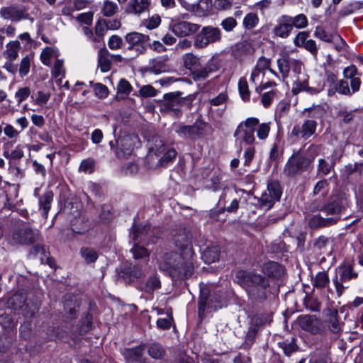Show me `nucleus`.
I'll use <instances>...</instances> for the list:
<instances>
[{
	"instance_id": "nucleus-47",
	"label": "nucleus",
	"mask_w": 363,
	"mask_h": 363,
	"mask_svg": "<svg viewBox=\"0 0 363 363\" xmlns=\"http://www.w3.org/2000/svg\"><path fill=\"white\" fill-rule=\"evenodd\" d=\"M304 112H308V117L320 118L325 114L326 111L323 106L313 105L310 108H305Z\"/></svg>"
},
{
	"instance_id": "nucleus-45",
	"label": "nucleus",
	"mask_w": 363,
	"mask_h": 363,
	"mask_svg": "<svg viewBox=\"0 0 363 363\" xmlns=\"http://www.w3.org/2000/svg\"><path fill=\"white\" fill-rule=\"evenodd\" d=\"M270 123H262L256 127L257 136L259 140H264L267 138L270 130Z\"/></svg>"
},
{
	"instance_id": "nucleus-2",
	"label": "nucleus",
	"mask_w": 363,
	"mask_h": 363,
	"mask_svg": "<svg viewBox=\"0 0 363 363\" xmlns=\"http://www.w3.org/2000/svg\"><path fill=\"white\" fill-rule=\"evenodd\" d=\"M161 271L173 278H188L194 272L193 259L174 252L165 253L159 263Z\"/></svg>"
},
{
	"instance_id": "nucleus-24",
	"label": "nucleus",
	"mask_w": 363,
	"mask_h": 363,
	"mask_svg": "<svg viewBox=\"0 0 363 363\" xmlns=\"http://www.w3.org/2000/svg\"><path fill=\"white\" fill-rule=\"evenodd\" d=\"M30 259H39L41 264H47L52 267L54 261L50 257V253L47 252L43 245H36L31 247L28 255Z\"/></svg>"
},
{
	"instance_id": "nucleus-41",
	"label": "nucleus",
	"mask_w": 363,
	"mask_h": 363,
	"mask_svg": "<svg viewBox=\"0 0 363 363\" xmlns=\"http://www.w3.org/2000/svg\"><path fill=\"white\" fill-rule=\"evenodd\" d=\"M80 254L84 261L88 264L94 262L98 258L96 251L90 247H82L80 250Z\"/></svg>"
},
{
	"instance_id": "nucleus-1",
	"label": "nucleus",
	"mask_w": 363,
	"mask_h": 363,
	"mask_svg": "<svg viewBox=\"0 0 363 363\" xmlns=\"http://www.w3.org/2000/svg\"><path fill=\"white\" fill-rule=\"evenodd\" d=\"M238 283L242 286L249 298L255 303L266 300L269 294L268 280L260 274L239 271L236 274Z\"/></svg>"
},
{
	"instance_id": "nucleus-26",
	"label": "nucleus",
	"mask_w": 363,
	"mask_h": 363,
	"mask_svg": "<svg viewBox=\"0 0 363 363\" xmlns=\"http://www.w3.org/2000/svg\"><path fill=\"white\" fill-rule=\"evenodd\" d=\"M98 67L102 72H106L111 69V54L106 48L100 49L98 52Z\"/></svg>"
},
{
	"instance_id": "nucleus-23",
	"label": "nucleus",
	"mask_w": 363,
	"mask_h": 363,
	"mask_svg": "<svg viewBox=\"0 0 363 363\" xmlns=\"http://www.w3.org/2000/svg\"><path fill=\"white\" fill-rule=\"evenodd\" d=\"M79 304L77 296L70 294L64 296V311L67 315V318L72 320L77 318Z\"/></svg>"
},
{
	"instance_id": "nucleus-18",
	"label": "nucleus",
	"mask_w": 363,
	"mask_h": 363,
	"mask_svg": "<svg viewBox=\"0 0 363 363\" xmlns=\"http://www.w3.org/2000/svg\"><path fill=\"white\" fill-rule=\"evenodd\" d=\"M0 16L1 18L11 20V21H19L21 19L27 18L28 14L23 6L11 5L3 7L0 9Z\"/></svg>"
},
{
	"instance_id": "nucleus-3",
	"label": "nucleus",
	"mask_w": 363,
	"mask_h": 363,
	"mask_svg": "<svg viewBox=\"0 0 363 363\" xmlns=\"http://www.w3.org/2000/svg\"><path fill=\"white\" fill-rule=\"evenodd\" d=\"M348 200L345 194H339L331 198L330 201L324 203L321 199H316L308 205L312 211H320L327 218H334L335 223L340 219L341 212L347 206Z\"/></svg>"
},
{
	"instance_id": "nucleus-50",
	"label": "nucleus",
	"mask_w": 363,
	"mask_h": 363,
	"mask_svg": "<svg viewBox=\"0 0 363 363\" xmlns=\"http://www.w3.org/2000/svg\"><path fill=\"white\" fill-rule=\"evenodd\" d=\"M258 22V16L254 13H250L245 16L243 26L247 29H252L257 25Z\"/></svg>"
},
{
	"instance_id": "nucleus-29",
	"label": "nucleus",
	"mask_w": 363,
	"mask_h": 363,
	"mask_svg": "<svg viewBox=\"0 0 363 363\" xmlns=\"http://www.w3.org/2000/svg\"><path fill=\"white\" fill-rule=\"evenodd\" d=\"M167 69L165 60L162 57L151 60L147 67L148 72L156 74L165 72Z\"/></svg>"
},
{
	"instance_id": "nucleus-43",
	"label": "nucleus",
	"mask_w": 363,
	"mask_h": 363,
	"mask_svg": "<svg viewBox=\"0 0 363 363\" xmlns=\"http://www.w3.org/2000/svg\"><path fill=\"white\" fill-rule=\"evenodd\" d=\"M50 98V94L43 91H38L36 94L31 96L33 101L39 106H44Z\"/></svg>"
},
{
	"instance_id": "nucleus-38",
	"label": "nucleus",
	"mask_w": 363,
	"mask_h": 363,
	"mask_svg": "<svg viewBox=\"0 0 363 363\" xmlns=\"http://www.w3.org/2000/svg\"><path fill=\"white\" fill-rule=\"evenodd\" d=\"M26 297L22 293H16L13 294L8 301V304L10 307L16 310L23 307L26 303Z\"/></svg>"
},
{
	"instance_id": "nucleus-19",
	"label": "nucleus",
	"mask_w": 363,
	"mask_h": 363,
	"mask_svg": "<svg viewBox=\"0 0 363 363\" xmlns=\"http://www.w3.org/2000/svg\"><path fill=\"white\" fill-rule=\"evenodd\" d=\"M200 25L189 21H181L172 26V32L179 37L191 35L199 30Z\"/></svg>"
},
{
	"instance_id": "nucleus-55",
	"label": "nucleus",
	"mask_w": 363,
	"mask_h": 363,
	"mask_svg": "<svg viewBox=\"0 0 363 363\" xmlns=\"http://www.w3.org/2000/svg\"><path fill=\"white\" fill-rule=\"evenodd\" d=\"M123 45V39L117 35H111L108 40V46L111 50L121 49Z\"/></svg>"
},
{
	"instance_id": "nucleus-14",
	"label": "nucleus",
	"mask_w": 363,
	"mask_h": 363,
	"mask_svg": "<svg viewBox=\"0 0 363 363\" xmlns=\"http://www.w3.org/2000/svg\"><path fill=\"white\" fill-rule=\"evenodd\" d=\"M297 323L302 330L313 335L319 334L323 330L322 321L313 315H299Z\"/></svg>"
},
{
	"instance_id": "nucleus-48",
	"label": "nucleus",
	"mask_w": 363,
	"mask_h": 363,
	"mask_svg": "<svg viewBox=\"0 0 363 363\" xmlns=\"http://www.w3.org/2000/svg\"><path fill=\"white\" fill-rule=\"evenodd\" d=\"M257 331L258 329L257 327H251L249 328L242 345L245 349H248L255 342Z\"/></svg>"
},
{
	"instance_id": "nucleus-64",
	"label": "nucleus",
	"mask_w": 363,
	"mask_h": 363,
	"mask_svg": "<svg viewBox=\"0 0 363 363\" xmlns=\"http://www.w3.org/2000/svg\"><path fill=\"white\" fill-rule=\"evenodd\" d=\"M221 26L228 32L232 31L236 26L237 22L233 17H228L221 22Z\"/></svg>"
},
{
	"instance_id": "nucleus-8",
	"label": "nucleus",
	"mask_w": 363,
	"mask_h": 363,
	"mask_svg": "<svg viewBox=\"0 0 363 363\" xmlns=\"http://www.w3.org/2000/svg\"><path fill=\"white\" fill-rule=\"evenodd\" d=\"M281 196L280 184L277 182L268 184L267 189L259 198L255 197L254 204L264 210L270 209L276 201H279Z\"/></svg>"
},
{
	"instance_id": "nucleus-11",
	"label": "nucleus",
	"mask_w": 363,
	"mask_h": 363,
	"mask_svg": "<svg viewBox=\"0 0 363 363\" xmlns=\"http://www.w3.org/2000/svg\"><path fill=\"white\" fill-rule=\"evenodd\" d=\"M41 236L37 229L32 228L30 223H24L13 234L16 243L30 245L40 241Z\"/></svg>"
},
{
	"instance_id": "nucleus-16",
	"label": "nucleus",
	"mask_w": 363,
	"mask_h": 363,
	"mask_svg": "<svg viewBox=\"0 0 363 363\" xmlns=\"http://www.w3.org/2000/svg\"><path fill=\"white\" fill-rule=\"evenodd\" d=\"M138 142L139 139L135 135H126L121 137L117 140V156L120 158H125L130 156Z\"/></svg>"
},
{
	"instance_id": "nucleus-44",
	"label": "nucleus",
	"mask_w": 363,
	"mask_h": 363,
	"mask_svg": "<svg viewBox=\"0 0 363 363\" xmlns=\"http://www.w3.org/2000/svg\"><path fill=\"white\" fill-rule=\"evenodd\" d=\"M238 89L242 100L245 101H249L250 97V92L249 90L247 82L245 78L240 79L238 82Z\"/></svg>"
},
{
	"instance_id": "nucleus-39",
	"label": "nucleus",
	"mask_w": 363,
	"mask_h": 363,
	"mask_svg": "<svg viewBox=\"0 0 363 363\" xmlns=\"http://www.w3.org/2000/svg\"><path fill=\"white\" fill-rule=\"evenodd\" d=\"M33 59V55H27L22 58L19 66V74L21 77L26 76L30 71V63Z\"/></svg>"
},
{
	"instance_id": "nucleus-60",
	"label": "nucleus",
	"mask_w": 363,
	"mask_h": 363,
	"mask_svg": "<svg viewBox=\"0 0 363 363\" xmlns=\"http://www.w3.org/2000/svg\"><path fill=\"white\" fill-rule=\"evenodd\" d=\"M94 167V162L91 159H86L82 161L79 166V171L84 173L92 172Z\"/></svg>"
},
{
	"instance_id": "nucleus-49",
	"label": "nucleus",
	"mask_w": 363,
	"mask_h": 363,
	"mask_svg": "<svg viewBox=\"0 0 363 363\" xmlns=\"http://www.w3.org/2000/svg\"><path fill=\"white\" fill-rule=\"evenodd\" d=\"M320 148L318 145H311L306 150V153L303 154L306 160L309 161L311 166L314 159L319 155Z\"/></svg>"
},
{
	"instance_id": "nucleus-51",
	"label": "nucleus",
	"mask_w": 363,
	"mask_h": 363,
	"mask_svg": "<svg viewBox=\"0 0 363 363\" xmlns=\"http://www.w3.org/2000/svg\"><path fill=\"white\" fill-rule=\"evenodd\" d=\"M52 74L54 77H63L65 76V69L62 60L57 59L55 60L52 69Z\"/></svg>"
},
{
	"instance_id": "nucleus-33",
	"label": "nucleus",
	"mask_w": 363,
	"mask_h": 363,
	"mask_svg": "<svg viewBox=\"0 0 363 363\" xmlns=\"http://www.w3.org/2000/svg\"><path fill=\"white\" fill-rule=\"evenodd\" d=\"M119 8L116 3L105 0L101 9V13L105 17H111L118 12Z\"/></svg>"
},
{
	"instance_id": "nucleus-17",
	"label": "nucleus",
	"mask_w": 363,
	"mask_h": 363,
	"mask_svg": "<svg viewBox=\"0 0 363 363\" xmlns=\"http://www.w3.org/2000/svg\"><path fill=\"white\" fill-rule=\"evenodd\" d=\"M314 36L323 41L332 43L335 49L337 51H342L346 45L345 40L340 35L328 33L321 26H317L315 28Z\"/></svg>"
},
{
	"instance_id": "nucleus-35",
	"label": "nucleus",
	"mask_w": 363,
	"mask_h": 363,
	"mask_svg": "<svg viewBox=\"0 0 363 363\" xmlns=\"http://www.w3.org/2000/svg\"><path fill=\"white\" fill-rule=\"evenodd\" d=\"M220 250L217 246L207 247L203 252V259L206 263H212L218 260Z\"/></svg>"
},
{
	"instance_id": "nucleus-36",
	"label": "nucleus",
	"mask_w": 363,
	"mask_h": 363,
	"mask_svg": "<svg viewBox=\"0 0 363 363\" xmlns=\"http://www.w3.org/2000/svg\"><path fill=\"white\" fill-rule=\"evenodd\" d=\"M329 192V182L327 179H322L318 181L313 191L314 196L320 195L322 199L325 198Z\"/></svg>"
},
{
	"instance_id": "nucleus-32",
	"label": "nucleus",
	"mask_w": 363,
	"mask_h": 363,
	"mask_svg": "<svg viewBox=\"0 0 363 363\" xmlns=\"http://www.w3.org/2000/svg\"><path fill=\"white\" fill-rule=\"evenodd\" d=\"M20 48L21 44L18 40L10 41L6 45L4 55L9 61H13L18 57Z\"/></svg>"
},
{
	"instance_id": "nucleus-62",
	"label": "nucleus",
	"mask_w": 363,
	"mask_h": 363,
	"mask_svg": "<svg viewBox=\"0 0 363 363\" xmlns=\"http://www.w3.org/2000/svg\"><path fill=\"white\" fill-rule=\"evenodd\" d=\"M30 94V90L28 87L21 88L15 94V97L17 99L18 104H21Z\"/></svg>"
},
{
	"instance_id": "nucleus-20",
	"label": "nucleus",
	"mask_w": 363,
	"mask_h": 363,
	"mask_svg": "<svg viewBox=\"0 0 363 363\" xmlns=\"http://www.w3.org/2000/svg\"><path fill=\"white\" fill-rule=\"evenodd\" d=\"M174 240L175 245L182 251V255L193 259L194 253L191 246L190 238L185 230H182L176 235Z\"/></svg>"
},
{
	"instance_id": "nucleus-31",
	"label": "nucleus",
	"mask_w": 363,
	"mask_h": 363,
	"mask_svg": "<svg viewBox=\"0 0 363 363\" xmlns=\"http://www.w3.org/2000/svg\"><path fill=\"white\" fill-rule=\"evenodd\" d=\"M160 287L161 282L160 278L156 274H154L148 277L144 286L141 288V290L148 294H152L154 291Z\"/></svg>"
},
{
	"instance_id": "nucleus-46",
	"label": "nucleus",
	"mask_w": 363,
	"mask_h": 363,
	"mask_svg": "<svg viewBox=\"0 0 363 363\" xmlns=\"http://www.w3.org/2000/svg\"><path fill=\"white\" fill-rule=\"evenodd\" d=\"M333 163H329L325 159L320 158L318 160L317 174L325 176L328 175L333 168Z\"/></svg>"
},
{
	"instance_id": "nucleus-27",
	"label": "nucleus",
	"mask_w": 363,
	"mask_h": 363,
	"mask_svg": "<svg viewBox=\"0 0 363 363\" xmlns=\"http://www.w3.org/2000/svg\"><path fill=\"white\" fill-rule=\"evenodd\" d=\"M145 345L144 344L140 345L138 347L134 348L125 349L123 352V355L128 362L139 361L145 350Z\"/></svg>"
},
{
	"instance_id": "nucleus-9",
	"label": "nucleus",
	"mask_w": 363,
	"mask_h": 363,
	"mask_svg": "<svg viewBox=\"0 0 363 363\" xmlns=\"http://www.w3.org/2000/svg\"><path fill=\"white\" fill-rule=\"evenodd\" d=\"M221 30L211 26H204L194 38V45L197 49H203L210 44L220 41Z\"/></svg>"
},
{
	"instance_id": "nucleus-54",
	"label": "nucleus",
	"mask_w": 363,
	"mask_h": 363,
	"mask_svg": "<svg viewBox=\"0 0 363 363\" xmlns=\"http://www.w3.org/2000/svg\"><path fill=\"white\" fill-rule=\"evenodd\" d=\"M130 252L135 259L143 258L149 256L147 250L143 246L135 244Z\"/></svg>"
},
{
	"instance_id": "nucleus-61",
	"label": "nucleus",
	"mask_w": 363,
	"mask_h": 363,
	"mask_svg": "<svg viewBox=\"0 0 363 363\" xmlns=\"http://www.w3.org/2000/svg\"><path fill=\"white\" fill-rule=\"evenodd\" d=\"M308 36L309 34L308 32H299L294 39V45L297 47H303L306 42L307 41V38H308Z\"/></svg>"
},
{
	"instance_id": "nucleus-34",
	"label": "nucleus",
	"mask_w": 363,
	"mask_h": 363,
	"mask_svg": "<svg viewBox=\"0 0 363 363\" xmlns=\"http://www.w3.org/2000/svg\"><path fill=\"white\" fill-rule=\"evenodd\" d=\"M291 57L288 55H284L282 57L277 60V66L283 79L289 76L290 71Z\"/></svg>"
},
{
	"instance_id": "nucleus-4",
	"label": "nucleus",
	"mask_w": 363,
	"mask_h": 363,
	"mask_svg": "<svg viewBox=\"0 0 363 363\" xmlns=\"http://www.w3.org/2000/svg\"><path fill=\"white\" fill-rule=\"evenodd\" d=\"M182 60L184 67L191 72L192 78L196 81L206 79L211 73L217 71L220 67L219 60L215 56L211 57L203 67H200L199 57L191 52L184 54Z\"/></svg>"
},
{
	"instance_id": "nucleus-37",
	"label": "nucleus",
	"mask_w": 363,
	"mask_h": 363,
	"mask_svg": "<svg viewBox=\"0 0 363 363\" xmlns=\"http://www.w3.org/2000/svg\"><path fill=\"white\" fill-rule=\"evenodd\" d=\"M330 282V279L325 272H318L314 277L313 285L314 287L322 289H324Z\"/></svg>"
},
{
	"instance_id": "nucleus-57",
	"label": "nucleus",
	"mask_w": 363,
	"mask_h": 363,
	"mask_svg": "<svg viewBox=\"0 0 363 363\" xmlns=\"http://www.w3.org/2000/svg\"><path fill=\"white\" fill-rule=\"evenodd\" d=\"M54 54V50L52 48H45L40 54V60L45 65L49 66L50 65V59Z\"/></svg>"
},
{
	"instance_id": "nucleus-59",
	"label": "nucleus",
	"mask_w": 363,
	"mask_h": 363,
	"mask_svg": "<svg viewBox=\"0 0 363 363\" xmlns=\"http://www.w3.org/2000/svg\"><path fill=\"white\" fill-rule=\"evenodd\" d=\"M271 65V60L264 57L258 59L255 68L263 73L266 69H269Z\"/></svg>"
},
{
	"instance_id": "nucleus-58",
	"label": "nucleus",
	"mask_w": 363,
	"mask_h": 363,
	"mask_svg": "<svg viewBox=\"0 0 363 363\" xmlns=\"http://www.w3.org/2000/svg\"><path fill=\"white\" fill-rule=\"evenodd\" d=\"M335 90L343 95H351L352 93L349 88L348 82L345 80H340L335 84Z\"/></svg>"
},
{
	"instance_id": "nucleus-7",
	"label": "nucleus",
	"mask_w": 363,
	"mask_h": 363,
	"mask_svg": "<svg viewBox=\"0 0 363 363\" xmlns=\"http://www.w3.org/2000/svg\"><path fill=\"white\" fill-rule=\"evenodd\" d=\"M310 167L309 161L305 159L302 150H298L288 159L283 172L286 176L293 177L307 171Z\"/></svg>"
},
{
	"instance_id": "nucleus-40",
	"label": "nucleus",
	"mask_w": 363,
	"mask_h": 363,
	"mask_svg": "<svg viewBox=\"0 0 363 363\" xmlns=\"http://www.w3.org/2000/svg\"><path fill=\"white\" fill-rule=\"evenodd\" d=\"M148 354L154 359H161L164 354V349L157 342H152L147 350Z\"/></svg>"
},
{
	"instance_id": "nucleus-21",
	"label": "nucleus",
	"mask_w": 363,
	"mask_h": 363,
	"mask_svg": "<svg viewBox=\"0 0 363 363\" xmlns=\"http://www.w3.org/2000/svg\"><path fill=\"white\" fill-rule=\"evenodd\" d=\"M292 29L291 16L288 15H282L278 19L277 24L274 28L273 32L277 37L286 38L290 35Z\"/></svg>"
},
{
	"instance_id": "nucleus-52",
	"label": "nucleus",
	"mask_w": 363,
	"mask_h": 363,
	"mask_svg": "<svg viewBox=\"0 0 363 363\" xmlns=\"http://www.w3.org/2000/svg\"><path fill=\"white\" fill-rule=\"evenodd\" d=\"M160 23L161 18L157 14H155L143 21V25L149 30L157 28Z\"/></svg>"
},
{
	"instance_id": "nucleus-6",
	"label": "nucleus",
	"mask_w": 363,
	"mask_h": 363,
	"mask_svg": "<svg viewBox=\"0 0 363 363\" xmlns=\"http://www.w3.org/2000/svg\"><path fill=\"white\" fill-rule=\"evenodd\" d=\"M180 91L170 92L164 95V101L162 103L161 108L163 111L171 112L174 116L179 117L182 115L181 107L186 106L190 107L194 98L189 95L181 97Z\"/></svg>"
},
{
	"instance_id": "nucleus-13",
	"label": "nucleus",
	"mask_w": 363,
	"mask_h": 363,
	"mask_svg": "<svg viewBox=\"0 0 363 363\" xmlns=\"http://www.w3.org/2000/svg\"><path fill=\"white\" fill-rule=\"evenodd\" d=\"M206 124L201 122H196L193 125L179 124L175 132L184 139L197 140L203 136Z\"/></svg>"
},
{
	"instance_id": "nucleus-12",
	"label": "nucleus",
	"mask_w": 363,
	"mask_h": 363,
	"mask_svg": "<svg viewBox=\"0 0 363 363\" xmlns=\"http://www.w3.org/2000/svg\"><path fill=\"white\" fill-rule=\"evenodd\" d=\"M149 151L157 156H161L159 160L160 165L164 166L175 158L177 152L174 149H169L166 151L164 142L159 136H155L152 141H149Z\"/></svg>"
},
{
	"instance_id": "nucleus-28",
	"label": "nucleus",
	"mask_w": 363,
	"mask_h": 363,
	"mask_svg": "<svg viewBox=\"0 0 363 363\" xmlns=\"http://www.w3.org/2000/svg\"><path fill=\"white\" fill-rule=\"evenodd\" d=\"M262 272L268 277H279L283 274V269L277 262L271 261L264 264Z\"/></svg>"
},
{
	"instance_id": "nucleus-30",
	"label": "nucleus",
	"mask_w": 363,
	"mask_h": 363,
	"mask_svg": "<svg viewBox=\"0 0 363 363\" xmlns=\"http://www.w3.org/2000/svg\"><path fill=\"white\" fill-rule=\"evenodd\" d=\"M308 224L313 228L326 227L334 225L335 219L323 218L320 215H315L309 219Z\"/></svg>"
},
{
	"instance_id": "nucleus-5",
	"label": "nucleus",
	"mask_w": 363,
	"mask_h": 363,
	"mask_svg": "<svg viewBox=\"0 0 363 363\" xmlns=\"http://www.w3.org/2000/svg\"><path fill=\"white\" fill-rule=\"evenodd\" d=\"M259 125V119L255 117L247 118L239 123L234 132L236 142L240 143V151L243 144L251 145L255 142V131Z\"/></svg>"
},
{
	"instance_id": "nucleus-10",
	"label": "nucleus",
	"mask_w": 363,
	"mask_h": 363,
	"mask_svg": "<svg viewBox=\"0 0 363 363\" xmlns=\"http://www.w3.org/2000/svg\"><path fill=\"white\" fill-rule=\"evenodd\" d=\"M337 273L339 274L340 278L336 277L333 279V283L335 287L336 293L340 297L342 296L344 290L348 288L347 285H345L348 281L355 279L358 277V273L354 272L353 267L350 263H345L338 267Z\"/></svg>"
},
{
	"instance_id": "nucleus-53",
	"label": "nucleus",
	"mask_w": 363,
	"mask_h": 363,
	"mask_svg": "<svg viewBox=\"0 0 363 363\" xmlns=\"http://www.w3.org/2000/svg\"><path fill=\"white\" fill-rule=\"evenodd\" d=\"M279 346L282 348L284 354L287 356H289L291 353L295 352L297 348L294 340H284L279 343Z\"/></svg>"
},
{
	"instance_id": "nucleus-22",
	"label": "nucleus",
	"mask_w": 363,
	"mask_h": 363,
	"mask_svg": "<svg viewBox=\"0 0 363 363\" xmlns=\"http://www.w3.org/2000/svg\"><path fill=\"white\" fill-rule=\"evenodd\" d=\"M317 123L313 120H306L301 126L298 125L294 126L291 134L296 137H301L308 139L316 130Z\"/></svg>"
},
{
	"instance_id": "nucleus-25",
	"label": "nucleus",
	"mask_w": 363,
	"mask_h": 363,
	"mask_svg": "<svg viewBox=\"0 0 363 363\" xmlns=\"http://www.w3.org/2000/svg\"><path fill=\"white\" fill-rule=\"evenodd\" d=\"M150 0H130L128 3L125 12L140 15L148 10Z\"/></svg>"
},
{
	"instance_id": "nucleus-56",
	"label": "nucleus",
	"mask_w": 363,
	"mask_h": 363,
	"mask_svg": "<svg viewBox=\"0 0 363 363\" xmlns=\"http://www.w3.org/2000/svg\"><path fill=\"white\" fill-rule=\"evenodd\" d=\"M95 34L99 37H103L108 30L106 23V19L100 18L95 24Z\"/></svg>"
},
{
	"instance_id": "nucleus-15",
	"label": "nucleus",
	"mask_w": 363,
	"mask_h": 363,
	"mask_svg": "<svg viewBox=\"0 0 363 363\" xmlns=\"http://www.w3.org/2000/svg\"><path fill=\"white\" fill-rule=\"evenodd\" d=\"M125 40L129 45V50H135L138 53H143L150 41V37L138 32H130L125 35Z\"/></svg>"
},
{
	"instance_id": "nucleus-42",
	"label": "nucleus",
	"mask_w": 363,
	"mask_h": 363,
	"mask_svg": "<svg viewBox=\"0 0 363 363\" xmlns=\"http://www.w3.org/2000/svg\"><path fill=\"white\" fill-rule=\"evenodd\" d=\"M291 24L292 28L298 29L304 28L308 26V18L305 14L300 13L294 17L291 16Z\"/></svg>"
},
{
	"instance_id": "nucleus-63",
	"label": "nucleus",
	"mask_w": 363,
	"mask_h": 363,
	"mask_svg": "<svg viewBox=\"0 0 363 363\" xmlns=\"http://www.w3.org/2000/svg\"><path fill=\"white\" fill-rule=\"evenodd\" d=\"M146 270L140 265L133 266L130 271V276L133 278H140L145 274Z\"/></svg>"
}]
</instances>
